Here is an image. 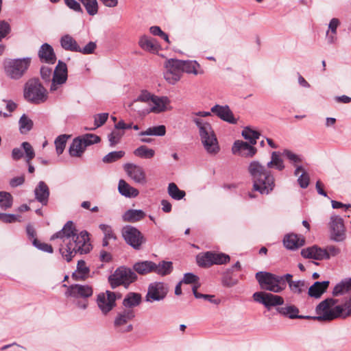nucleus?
<instances>
[{
    "label": "nucleus",
    "instance_id": "47",
    "mask_svg": "<svg viewBox=\"0 0 351 351\" xmlns=\"http://www.w3.org/2000/svg\"><path fill=\"white\" fill-rule=\"evenodd\" d=\"M154 95L149 93V92L144 90L142 91L140 95L137 97L136 99L134 101V102L132 104L131 106L132 107V109L134 110H141L140 109H138V108L136 106V104L138 102H145L147 103L149 106L152 101V99L153 98Z\"/></svg>",
    "mask_w": 351,
    "mask_h": 351
},
{
    "label": "nucleus",
    "instance_id": "23",
    "mask_svg": "<svg viewBox=\"0 0 351 351\" xmlns=\"http://www.w3.org/2000/svg\"><path fill=\"white\" fill-rule=\"evenodd\" d=\"M232 151L234 154H239L241 156L251 158L256 154L257 149L246 142L237 141L232 146Z\"/></svg>",
    "mask_w": 351,
    "mask_h": 351
},
{
    "label": "nucleus",
    "instance_id": "36",
    "mask_svg": "<svg viewBox=\"0 0 351 351\" xmlns=\"http://www.w3.org/2000/svg\"><path fill=\"white\" fill-rule=\"evenodd\" d=\"M173 271V263L171 261H160L158 264L155 263L154 272L165 276L170 274Z\"/></svg>",
    "mask_w": 351,
    "mask_h": 351
},
{
    "label": "nucleus",
    "instance_id": "52",
    "mask_svg": "<svg viewBox=\"0 0 351 351\" xmlns=\"http://www.w3.org/2000/svg\"><path fill=\"white\" fill-rule=\"evenodd\" d=\"M230 256L223 253H216L212 252V260L213 265H222L230 261Z\"/></svg>",
    "mask_w": 351,
    "mask_h": 351
},
{
    "label": "nucleus",
    "instance_id": "61",
    "mask_svg": "<svg viewBox=\"0 0 351 351\" xmlns=\"http://www.w3.org/2000/svg\"><path fill=\"white\" fill-rule=\"evenodd\" d=\"M199 277L193 273H186L184 275L183 279L181 280L184 284L197 283Z\"/></svg>",
    "mask_w": 351,
    "mask_h": 351
},
{
    "label": "nucleus",
    "instance_id": "3",
    "mask_svg": "<svg viewBox=\"0 0 351 351\" xmlns=\"http://www.w3.org/2000/svg\"><path fill=\"white\" fill-rule=\"evenodd\" d=\"M193 121L198 128L201 143L206 152L210 155L217 154L220 147L210 123L197 117H193Z\"/></svg>",
    "mask_w": 351,
    "mask_h": 351
},
{
    "label": "nucleus",
    "instance_id": "33",
    "mask_svg": "<svg viewBox=\"0 0 351 351\" xmlns=\"http://www.w3.org/2000/svg\"><path fill=\"white\" fill-rule=\"evenodd\" d=\"M119 192L126 197H136L138 195L139 191L138 189L131 186L124 180H120L118 185Z\"/></svg>",
    "mask_w": 351,
    "mask_h": 351
},
{
    "label": "nucleus",
    "instance_id": "4",
    "mask_svg": "<svg viewBox=\"0 0 351 351\" xmlns=\"http://www.w3.org/2000/svg\"><path fill=\"white\" fill-rule=\"evenodd\" d=\"M338 300L333 298H327L322 301L315 308L317 316H311V319L317 321H332L342 315V306L335 304Z\"/></svg>",
    "mask_w": 351,
    "mask_h": 351
},
{
    "label": "nucleus",
    "instance_id": "38",
    "mask_svg": "<svg viewBox=\"0 0 351 351\" xmlns=\"http://www.w3.org/2000/svg\"><path fill=\"white\" fill-rule=\"evenodd\" d=\"M166 133V128L163 125L148 128L146 130L138 134L139 136H162Z\"/></svg>",
    "mask_w": 351,
    "mask_h": 351
},
{
    "label": "nucleus",
    "instance_id": "25",
    "mask_svg": "<svg viewBox=\"0 0 351 351\" xmlns=\"http://www.w3.org/2000/svg\"><path fill=\"white\" fill-rule=\"evenodd\" d=\"M180 64L182 69V73H186L188 74H193L195 75H201L204 73L200 64L195 60H180Z\"/></svg>",
    "mask_w": 351,
    "mask_h": 351
},
{
    "label": "nucleus",
    "instance_id": "7",
    "mask_svg": "<svg viewBox=\"0 0 351 351\" xmlns=\"http://www.w3.org/2000/svg\"><path fill=\"white\" fill-rule=\"evenodd\" d=\"M31 58L10 59L4 62L6 75L12 80L21 79L28 70L31 64Z\"/></svg>",
    "mask_w": 351,
    "mask_h": 351
},
{
    "label": "nucleus",
    "instance_id": "11",
    "mask_svg": "<svg viewBox=\"0 0 351 351\" xmlns=\"http://www.w3.org/2000/svg\"><path fill=\"white\" fill-rule=\"evenodd\" d=\"M328 226L331 240L335 242H341L346 239V228L343 219L341 217L337 215H331Z\"/></svg>",
    "mask_w": 351,
    "mask_h": 351
},
{
    "label": "nucleus",
    "instance_id": "58",
    "mask_svg": "<svg viewBox=\"0 0 351 351\" xmlns=\"http://www.w3.org/2000/svg\"><path fill=\"white\" fill-rule=\"evenodd\" d=\"M33 245L37 247L38 249L43 251V252H49V253H52L53 252V247L51 245H49L47 243H41L40 241H38L37 239H34L33 240Z\"/></svg>",
    "mask_w": 351,
    "mask_h": 351
},
{
    "label": "nucleus",
    "instance_id": "60",
    "mask_svg": "<svg viewBox=\"0 0 351 351\" xmlns=\"http://www.w3.org/2000/svg\"><path fill=\"white\" fill-rule=\"evenodd\" d=\"M282 155L287 157V158L289 159L294 165L301 162V158L299 156L296 155L295 154L293 153L292 152L288 149H285L283 152Z\"/></svg>",
    "mask_w": 351,
    "mask_h": 351
},
{
    "label": "nucleus",
    "instance_id": "18",
    "mask_svg": "<svg viewBox=\"0 0 351 351\" xmlns=\"http://www.w3.org/2000/svg\"><path fill=\"white\" fill-rule=\"evenodd\" d=\"M115 293L110 291L99 293L97 295V303L103 313L106 314L115 306Z\"/></svg>",
    "mask_w": 351,
    "mask_h": 351
},
{
    "label": "nucleus",
    "instance_id": "31",
    "mask_svg": "<svg viewBox=\"0 0 351 351\" xmlns=\"http://www.w3.org/2000/svg\"><path fill=\"white\" fill-rule=\"evenodd\" d=\"M60 45L66 51L77 52L80 47L77 41L69 34H65L60 38Z\"/></svg>",
    "mask_w": 351,
    "mask_h": 351
},
{
    "label": "nucleus",
    "instance_id": "39",
    "mask_svg": "<svg viewBox=\"0 0 351 351\" xmlns=\"http://www.w3.org/2000/svg\"><path fill=\"white\" fill-rule=\"evenodd\" d=\"M351 289V278L342 280L333 289L332 295L337 296L348 292Z\"/></svg>",
    "mask_w": 351,
    "mask_h": 351
},
{
    "label": "nucleus",
    "instance_id": "49",
    "mask_svg": "<svg viewBox=\"0 0 351 351\" xmlns=\"http://www.w3.org/2000/svg\"><path fill=\"white\" fill-rule=\"evenodd\" d=\"M12 205V197L10 193L5 191H0V207L6 210Z\"/></svg>",
    "mask_w": 351,
    "mask_h": 351
},
{
    "label": "nucleus",
    "instance_id": "16",
    "mask_svg": "<svg viewBox=\"0 0 351 351\" xmlns=\"http://www.w3.org/2000/svg\"><path fill=\"white\" fill-rule=\"evenodd\" d=\"M253 299L269 309L272 306L282 305L284 303V299L281 296L263 291L255 292L253 294Z\"/></svg>",
    "mask_w": 351,
    "mask_h": 351
},
{
    "label": "nucleus",
    "instance_id": "37",
    "mask_svg": "<svg viewBox=\"0 0 351 351\" xmlns=\"http://www.w3.org/2000/svg\"><path fill=\"white\" fill-rule=\"evenodd\" d=\"M90 270L86 267L85 261L80 260L77 262V269L72 274V278L75 280H85L88 275Z\"/></svg>",
    "mask_w": 351,
    "mask_h": 351
},
{
    "label": "nucleus",
    "instance_id": "26",
    "mask_svg": "<svg viewBox=\"0 0 351 351\" xmlns=\"http://www.w3.org/2000/svg\"><path fill=\"white\" fill-rule=\"evenodd\" d=\"M38 56L42 62H45L48 64H54L56 60V56L54 53L52 47L47 44H43L39 51Z\"/></svg>",
    "mask_w": 351,
    "mask_h": 351
},
{
    "label": "nucleus",
    "instance_id": "44",
    "mask_svg": "<svg viewBox=\"0 0 351 351\" xmlns=\"http://www.w3.org/2000/svg\"><path fill=\"white\" fill-rule=\"evenodd\" d=\"M267 168L275 167L279 171H282L285 168L283 160L280 157V154L278 152H274L271 154V160L267 164Z\"/></svg>",
    "mask_w": 351,
    "mask_h": 351
},
{
    "label": "nucleus",
    "instance_id": "24",
    "mask_svg": "<svg viewBox=\"0 0 351 351\" xmlns=\"http://www.w3.org/2000/svg\"><path fill=\"white\" fill-rule=\"evenodd\" d=\"M283 243L286 248L294 250L304 245L305 239L301 235L291 233L284 237Z\"/></svg>",
    "mask_w": 351,
    "mask_h": 351
},
{
    "label": "nucleus",
    "instance_id": "45",
    "mask_svg": "<svg viewBox=\"0 0 351 351\" xmlns=\"http://www.w3.org/2000/svg\"><path fill=\"white\" fill-rule=\"evenodd\" d=\"M21 133L25 134L32 130L33 121L25 114H23L19 121Z\"/></svg>",
    "mask_w": 351,
    "mask_h": 351
},
{
    "label": "nucleus",
    "instance_id": "42",
    "mask_svg": "<svg viewBox=\"0 0 351 351\" xmlns=\"http://www.w3.org/2000/svg\"><path fill=\"white\" fill-rule=\"evenodd\" d=\"M134 154L136 157L145 159H149L154 156L155 151L153 149L148 148L145 145H141L134 149Z\"/></svg>",
    "mask_w": 351,
    "mask_h": 351
},
{
    "label": "nucleus",
    "instance_id": "53",
    "mask_svg": "<svg viewBox=\"0 0 351 351\" xmlns=\"http://www.w3.org/2000/svg\"><path fill=\"white\" fill-rule=\"evenodd\" d=\"M68 137H69V136H67L66 134H62V135L59 136L55 140L56 149V152H57L58 155H60L61 154H62V152L65 148V145H66V143Z\"/></svg>",
    "mask_w": 351,
    "mask_h": 351
},
{
    "label": "nucleus",
    "instance_id": "54",
    "mask_svg": "<svg viewBox=\"0 0 351 351\" xmlns=\"http://www.w3.org/2000/svg\"><path fill=\"white\" fill-rule=\"evenodd\" d=\"M21 147L25 153L26 162L27 164H29V162L35 157L34 150L31 144L28 142L22 143Z\"/></svg>",
    "mask_w": 351,
    "mask_h": 351
},
{
    "label": "nucleus",
    "instance_id": "35",
    "mask_svg": "<svg viewBox=\"0 0 351 351\" xmlns=\"http://www.w3.org/2000/svg\"><path fill=\"white\" fill-rule=\"evenodd\" d=\"M142 210L130 209L123 215V220L127 222L134 223L141 221L145 217Z\"/></svg>",
    "mask_w": 351,
    "mask_h": 351
},
{
    "label": "nucleus",
    "instance_id": "1",
    "mask_svg": "<svg viewBox=\"0 0 351 351\" xmlns=\"http://www.w3.org/2000/svg\"><path fill=\"white\" fill-rule=\"evenodd\" d=\"M50 239L60 240L59 251L67 262L77 254H87L91 250L88 233L84 230L78 234L72 221H68L62 229L53 234Z\"/></svg>",
    "mask_w": 351,
    "mask_h": 351
},
{
    "label": "nucleus",
    "instance_id": "56",
    "mask_svg": "<svg viewBox=\"0 0 351 351\" xmlns=\"http://www.w3.org/2000/svg\"><path fill=\"white\" fill-rule=\"evenodd\" d=\"M108 113H100L95 115L94 125L95 129L102 126L108 120Z\"/></svg>",
    "mask_w": 351,
    "mask_h": 351
},
{
    "label": "nucleus",
    "instance_id": "21",
    "mask_svg": "<svg viewBox=\"0 0 351 351\" xmlns=\"http://www.w3.org/2000/svg\"><path fill=\"white\" fill-rule=\"evenodd\" d=\"M169 103V100L167 97H158L154 95L152 99L149 108L138 110V112L143 114H147L150 112L159 113L166 110V106Z\"/></svg>",
    "mask_w": 351,
    "mask_h": 351
},
{
    "label": "nucleus",
    "instance_id": "27",
    "mask_svg": "<svg viewBox=\"0 0 351 351\" xmlns=\"http://www.w3.org/2000/svg\"><path fill=\"white\" fill-rule=\"evenodd\" d=\"M277 311L285 316L289 317V319H311V316L306 315H299V309L294 305H288L285 306H280L277 308Z\"/></svg>",
    "mask_w": 351,
    "mask_h": 351
},
{
    "label": "nucleus",
    "instance_id": "14",
    "mask_svg": "<svg viewBox=\"0 0 351 351\" xmlns=\"http://www.w3.org/2000/svg\"><path fill=\"white\" fill-rule=\"evenodd\" d=\"M168 287L161 282H155L149 285L146 295V301L153 302L162 300L168 293Z\"/></svg>",
    "mask_w": 351,
    "mask_h": 351
},
{
    "label": "nucleus",
    "instance_id": "63",
    "mask_svg": "<svg viewBox=\"0 0 351 351\" xmlns=\"http://www.w3.org/2000/svg\"><path fill=\"white\" fill-rule=\"evenodd\" d=\"M298 182L301 188L305 189L309 184V176L306 171H304L298 178Z\"/></svg>",
    "mask_w": 351,
    "mask_h": 351
},
{
    "label": "nucleus",
    "instance_id": "64",
    "mask_svg": "<svg viewBox=\"0 0 351 351\" xmlns=\"http://www.w3.org/2000/svg\"><path fill=\"white\" fill-rule=\"evenodd\" d=\"M65 4L71 10L82 12V9L80 4L75 0H64Z\"/></svg>",
    "mask_w": 351,
    "mask_h": 351
},
{
    "label": "nucleus",
    "instance_id": "43",
    "mask_svg": "<svg viewBox=\"0 0 351 351\" xmlns=\"http://www.w3.org/2000/svg\"><path fill=\"white\" fill-rule=\"evenodd\" d=\"M196 259L198 265L202 267L206 268L213 265L212 260V252L199 254L197 256Z\"/></svg>",
    "mask_w": 351,
    "mask_h": 351
},
{
    "label": "nucleus",
    "instance_id": "62",
    "mask_svg": "<svg viewBox=\"0 0 351 351\" xmlns=\"http://www.w3.org/2000/svg\"><path fill=\"white\" fill-rule=\"evenodd\" d=\"M96 44L94 42H89L84 47H80V51H77L82 54H92L96 49Z\"/></svg>",
    "mask_w": 351,
    "mask_h": 351
},
{
    "label": "nucleus",
    "instance_id": "48",
    "mask_svg": "<svg viewBox=\"0 0 351 351\" xmlns=\"http://www.w3.org/2000/svg\"><path fill=\"white\" fill-rule=\"evenodd\" d=\"M125 154L124 151H114L106 154L103 158L102 161L104 163H112L122 158Z\"/></svg>",
    "mask_w": 351,
    "mask_h": 351
},
{
    "label": "nucleus",
    "instance_id": "20",
    "mask_svg": "<svg viewBox=\"0 0 351 351\" xmlns=\"http://www.w3.org/2000/svg\"><path fill=\"white\" fill-rule=\"evenodd\" d=\"M301 255L305 258H311L317 261L329 259L330 256L326 250L321 248L317 245H313L301 251Z\"/></svg>",
    "mask_w": 351,
    "mask_h": 351
},
{
    "label": "nucleus",
    "instance_id": "32",
    "mask_svg": "<svg viewBox=\"0 0 351 351\" xmlns=\"http://www.w3.org/2000/svg\"><path fill=\"white\" fill-rule=\"evenodd\" d=\"M141 302V295L138 293H128L123 300V309H133Z\"/></svg>",
    "mask_w": 351,
    "mask_h": 351
},
{
    "label": "nucleus",
    "instance_id": "9",
    "mask_svg": "<svg viewBox=\"0 0 351 351\" xmlns=\"http://www.w3.org/2000/svg\"><path fill=\"white\" fill-rule=\"evenodd\" d=\"M137 278L136 274L130 268L119 267L114 273L110 276L108 280L112 288L121 285H129Z\"/></svg>",
    "mask_w": 351,
    "mask_h": 351
},
{
    "label": "nucleus",
    "instance_id": "2",
    "mask_svg": "<svg viewBox=\"0 0 351 351\" xmlns=\"http://www.w3.org/2000/svg\"><path fill=\"white\" fill-rule=\"evenodd\" d=\"M252 177L253 190L262 195H267L275 186L274 176L271 171L257 160L252 161L247 168Z\"/></svg>",
    "mask_w": 351,
    "mask_h": 351
},
{
    "label": "nucleus",
    "instance_id": "41",
    "mask_svg": "<svg viewBox=\"0 0 351 351\" xmlns=\"http://www.w3.org/2000/svg\"><path fill=\"white\" fill-rule=\"evenodd\" d=\"M238 283V280L233 278L232 269H227L223 274L221 278V284L226 287H232Z\"/></svg>",
    "mask_w": 351,
    "mask_h": 351
},
{
    "label": "nucleus",
    "instance_id": "29",
    "mask_svg": "<svg viewBox=\"0 0 351 351\" xmlns=\"http://www.w3.org/2000/svg\"><path fill=\"white\" fill-rule=\"evenodd\" d=\"M138 45L141 49L150 53H157L160 49L158 42L147 36H143L140 38Z\"/></svg>",
    "mask_w": 351,
    "mask_h": 351
},
{
    "label": "nucleus",
    "instance_id": "40",
    "mask_svg": "<svg viewBox=\"0 0 351 351\" xmlns=\"http://www.w3.org/2000/svg\"><path fill=\"white\" fill-rule=\"evenodd\" d=\"M124 134V131H122L121 128H116L115 124L114 130L108 135L110 146L114 147L119 144Z\"/></svg>",
    "mask_w": 351,
    "mask_h": 351
},
{
    "label": "nucleus",
    "instance_id": "55",
    "mask_svg": "<svg viewBox=\"0 0 351 351\" xmlns=\"http://www.w3.org/2000/svg\"><path fill=\"white\" fill-rule=\"evenodd\" d=\"M99 228L103 232L104 234V237L106 238V240L116 239V235L110 226L106 224H100Z\"/></svg>",
    "mask_w": 351,
    "mask_h": 351
},
{
    "label": "nucleus",
    "instance_id": "34",
    "mask_svg": "<svg viewBox=\"0 0 351 351\" xmlns=\"http://www.w3.org/2000/svg\"><path fill=\"white\" fill-rule=\"evenodd\" d=\"M155 263L151 261H138L134 264V270L141 275H145L154 272Z\"/></svg>",
    "mask_w": 351,
    "mask_h": 351
},
{
    "label": "nucleus",
    "instance_id": "19",
    "mask_svg": "<svg viewBox=\"0 0 351 351\" xmlns=\"http://www.w3.org/2000/svg\"><path fill=\"white\" fill-rule=\"evenodd\" d=\"M93 287L88 285H72L67 288L66 295L73 298H87L93 295Z\"/></svg>",
    "mask_w": 351,
    "mask_h": 351
},
{
    "label": "nucleus",
    "instance_id": "30",
    "mask_svg": "<svg viewBox=\"0 0 351 351\" xmlns=\"http://www.w3.org/2000/svg\"><path fill=\"white\" fill-rule=\"evenodd\" d=\"M329 281L315 282L311 285L308 291V294L311 298H319L326 291L329 286Z\"/></svg>",
    "mask_w": 351,
    "mask_h": 351
},
{
    "label": "nucleus",
    "instance_id": "17",
    "mask_svg": "<svg viewBox=\"0 0 351 351\" xmlns=\"http://www.w3.org/2000/svg\"><path fill=\"white\" fill-rule=\"evenodd\" d=\"M123 169L134 182L140 184L147 183V177L144 169L134 163H125L123 165Z\"/></svg>",
    "mask_w": 351,
    "mask_h": 351
},
{
    "label": "nucleus",
    "instance_id": "13",
    "mask_svg": "<svg viewBox=\"0 0 351 351\" xmlns=\"http://www.w3.org/2000/svg\"><path fill=\"white\" fill-rule=\"evenodd\" d=\"M166 71L164 72V77L168 83L175 84L178 82L182 75L180 60L170 59L166 61Z\"/></svg>",
    "mask_w": 351,
    "mask_h": 351
},
{
    "label": "nucleus",
    "instance_id": "46",
    "mask_svg": "<svg viewBox=\"0 0 351 351\" xmlns=\"http://www.w3.org/2000/svg\"><path fill=\"white\" fill-rule=\"evenodd\" d=\"M168 193L169 195L176 200H180L185 196V191L178 189V186L171 182L168 186Z\"/></svg>",
    "mask_w": 351,
    "mask_h": 351
},
{
    "label": "nucleus",
    "instance_id": "57",
    "mask_svg": "<svg viewBox=\"0 0 351 351\" xmlns=\"http://www.w3.org/2000/svg\"><path fill=\"white\" fill-rule=\"evenodd\" d=\"M53 73V72L52 71L51 68L49 66H43L40 69L41 77L46 82H49L50 81H51V76Z\"/></svg>",
    "mask_w": 351,
    "mask_h": 351
},
{
    "label": "nucleus",
    "instance_id": "50",
    "mask_svg": "<svg viewBox=\"0 0 351 351\" xmlns=\"http://www.w3.org/2000/svg\"><path fill=\"white\" fill-rule=\"evenodd\" d=\"M242 136L245 139L250 141L251 144L255 145L256 143V140L259 138L260 134L256 131L246 128L243 130Z\"/></svg>",
    "mask_w": 351,
    "mask_h": 351
},
{
    "label": "nucleus",
    "instance_id": "12",
    "mask_svg": "<svg viewBox=\"0 0 351 351\" xmlns=\"http://www.w3.org/2000/svg\"><path fill=\"white\" fill-rule=\"evenodd\" d=\"M135 317L133 309H123L120 311L114 322L115 328L121 332H130L132 330V325L129 322Z\"/></svg>",
    "mask_w": 351,
    "mask_h": 351
},
{
    "label": "nucleus",
    "instance_id": "51",
    "mask_svg": "<svg viewBox=\"0 0 351 351\" xmlns=\"http://www.w3.org/2000/svg\"><path fill=\"white\" fill-rule=\"evenodd\" d=\"M289 288L293 293L300 294L307 289V285L304 280H296L290 282Z\"/></svg>",
    "mask_w": 351,
    "mask_h": 351
},
{
    "label": "nucleus",
    "instance_id": "28",
    "mask_svg": "<svg viewBox=\"0 0 351 351\" xmlns=\"http://www.w3.org/2000/svg\"><path fill=\"white\" fill-rule=\"evenodd\" d=\"M35 197L36 200L43 205H47L49 196V189L47 184L43 181H40L34 190Z\"/></svg>",
    "mask_w": 351,
    "mask_h": 351
},
{
    "label": "nucleus",
    "instance_id": "10",
    "mask_svg": "<svg viewBox=\"0 0 351 351\" xmlns=\"http://www.w3.org/2000/svg\"><path fill=\"white\" fill-rule=\"evenodd\" d=\"M121 232L125 242L134 250H141L146 241L143 234L136 228L132 226L123 227Z\"/></svg>",
    "mask_w": 351,
    "mask_h": 351
},
{
    "label": "nucleus",
    "instance_id": "22",
    "mask_svg": "<svg viewBox=\"0 0 351 351\" xmlns=\"http://www.w3.org/2000/svg\"><path fill=\"white\" fill-rule=\"evenodd\" d=\"M211 112L229 123L236 124L237 123V119L234 118L232 112L227 105L217 104L211 108Z\"/></svg>",
    "mask_w": 351,
    "mask_h": 351
},
{
    "label": "nucleus",
    "instance_id": "59",
    "mask_svg": "<svg viewBox=\"0 0 351 351\" xmlns=\"http://www.w3.org/2000/svg\"><path fill=\"white\" fill-rule=\"evenodd\" d=\"M342 306L341 318H346L351 316V296L347 300Z\"/></svg>",
    "mask_w": 351,
    "mask_h": 351
},
{
    "label": "nucleus",
    "instance_id": "6",
    "mask_svg": "<svg viewBox=\"0 0 351 351\" xmlns=\"http://www.w3.org/2000/svg\"><path fill=\"white\" fill-rule=\"evenodd\" d=\"M255 277L263 289L278 293L286 288V284L280 276L267 271H258Z\"/></svg>",
    "mask_w": 351,
    "mask_h": 351
},
{
    "label": "nucleus",
    "instance_id": "5",
    "mask_svg": "<svg viewBox=\"0 0 351 351\" xmlns=\"http://www.w3.org/2000/svg\"><path fill=\"white\" fill-rule=\"evenodd\" d=\"M23 97L30 104H40L48 99V92L37 78H32L24 85Z\"/></svg>",
    "mask_w": 351,
    "mask_h": 351
},
{
    "label": "nucleus",
    "instance_id": "15",
    "mask_svg": "<svg viewBox=\"0 0 351 351\" xmlns=\"http://www.w3.org/2000/svg\"><path fill=\"white\" fill-rule=\"evenodd\" d=\"M67 80V66L66 64L59 60L55 70L53 73L50 91L57 90L60 86L64 84Z\"/></svg>",
    "mask_w": 351,
    "mask_h": 351
},
{
    "label": "nucleus",
    "instance_id": "8",
    "mask_svg": "<svg viewBox=\"0 0 351 351\" xmlns=\"http://www.w3.org/2000/svg\"><path fill=\"white\" fill-rule=\"evenodd\" d=\"M99 141L100 137L93 134H87L82 137L75 138L69 147V154L72 157H81L88 146Z\"/></svg>",
    "mask_w": 351,
    "mask_h": 351
}]
</instances>
